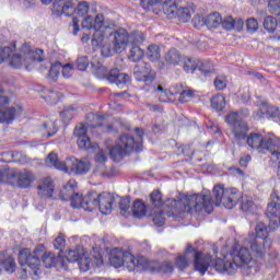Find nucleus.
Here are the masks:
<instances>
[{"label":"nucleus","mask_w":280,"mask_h":280,"mask_svg":"<svg viewBox=\"0 0 280 280\" xmlns=\"http://www.w3.org/2000/svg\"><path fill=\"white\" fill-rule=\"evenodd\" d=\"M78 7V0H62L55 1L52 3V12L57 16H73L75 14V9Z\"/></svg>","instance_id":"6ab92c4d"},{"label":"nucleus","mask_w":280,"mask_h":280,"mask_svg":"<svg viewBox=\"0 0 280 280\" xmlns=\"http://www.w3.org/2000/svg\"><path fill=\"white\" fill-rule=\"evenodd\" d=\"M150 199H151L152 206L155 209H167V206H165V201L163 203V196L161 195V191L154 190L151 194Z\"/></svg>","instance_id":"4c0bfd02"},{"label":"nucleus","mask_w":280,"mask_h":280,"mask_svg":"<svg viewBox=\"0 0 280 280\" xmlns=\"http://www.w3.org/2000/svg\"><path fill=\"white\" fill-rule=\"evenodd\" d=\"M241 209L247 215H257L259 213V208L255 205L253 199H243L241 203Z\"/></svg>","instance_id":"c85d7f7f"},{"label":"nucleus","mask_w":280,"mask_h":280,"mask_svg":"<svg viewBox=\"0 0 280 280\" xmlns=\"http://www.w3.org/2000/svg\"><path fill=\"white\" fill-rule=\"evenodd\" d=\"M108 82L116 84L118 89H124L130 82V75L119 72V69H113L107 75Z\"/></svg>","instance_id":"4be33fe9"},{"label":"nucleus","mask_w":280,"mask_h":280,"mask_svg":"<svg viewBox=\"0 0 280 280\" xmlns=\"http://www.w3.org/2000/svg\"><path fill=\"white\" fill-rule=\"evenodd\" d=\"M249 161H252L250 155H248V154L243 155V156L240 159V165H241V167H248Z\"/></svg>","instance_id":"338daca9"},{"label":"nucleus","mask_w":280,"mask_h":280,"mask_svg":"<svg viewBox=\"0 0 280 280\" xmlns=\"http://www.w3.org/2000/svg\"><path fill=\"white\" fill-rule=\"evenodd\" d=\"M79 268L83 272L91 270V258L86 257L84 254L82 255L81 259L78 260Z\"/></svg>","instance_id":"3c124183"},{"label":"nucleus","mask_w":280,"mask_h":280,"mask_svg":"<svg viewBox=\"0 0 280 280\" xmlns=\"http://www.w3.org/2000/svg\"><path fill=\"white\" fill-rule=\"evenodd\" d=\"M83 30H93L94 34L92 36V45L93 47H102L104 43V36L102 35L104 32L106 36L108 30H113L115 27V22L110 20H104V15L97 14L95 19L93 16L88 15L81 23Z\"/></svg>","instance_id":"6e6552de"},{"label":"nucleus","mask_w":280,"mask_h":280,"mask_svg":"<svg viewBox=\"0 0 280 280\" xmlns=\"http://www.w3.org/2000/svg\"><path fill=\"white\" fill-rule=\"evenodd\" d=\"M135 259L136 268L133 270H145L148 268V259H145V257L140 256Z\"/></svg>","instance_id":"bf43d9fd"},{"label":"nucleus","mask_w":280,"mask_h":280,"mask_svg":"<svg viewBox=\"0 0 280 280\" xmlns=\"http://www.w3.org/2000/svg\"><path fill=\"white\" fill-rule=\"evenodd\" d=\"M40 132L45 137H54L56 132H58V125L56 124V119L46 120L40 127Z\"/></svg>","instance_id":"a878e982"},{"label":"nucleus","mask_w":280,"mask_h":280,"mask_svg":"<svg viewBox=\"0 0 280 280\" xmlns=\"http://www.w3.org/2000/svg\"><path fill=\"white\" fill-rule=\"evenodd\" d=\"M78 115V107L70 106L60 113V117L63 121H71Z\"/></svg>","instance_id":"37998d69"},{"label":"nucleus","mask_w":280,"mask_h":280,"mask_svg":"<svg viewBox=\"0 0 280 280\" xmlns=\"http://www.w3.org/2000/svg\"><path fill=\"white\" fill-rule=\"evenodd\" d=\"M91 68H92V72L94 73V75L96 78H98V80H108V68L107 67H104V65H102V62H100L97 60V58H94L92 61H91Z\"/></svg>","instance_id":"5701e85b"},{"label":"nucleus","mask_w":280,"mask_h":280,"mask_svg":"<svg viewBox=\"0 0 280 280\" xmlns=\"http://www.w3.org/2000/svg\"><path fill=\"white\" fill-rule=\"evenodd\" d=\"M222 25V15L220 13L214 12L209 14L206 18V26L209 27V30H215Z\"/></svg>","instance_id":"7c9ffc66"},{"label":"nucleus","mask_w":280,"mask_h":280,"mask_svg":"<svg viewBox=\"0 0 280 280\" xmlns=\"http://www.w3.org/2000/svg\"><path fill=\"white\" fill-rule=\"evenodd\" d=\"M246 25L248 32H257V30H259V23L255 18L248 19Z\"/></svg>","instance_id":"680f3d73"},{"label":"nucleus","mask_w":280,"mask_h":280,"mask_svg":"<svg viewBox=\"0 0 280 280\" xmlns=\"http://www.w3.org/2000/svg\"><path fill=\"white\" fill-rule=\"evenodd\" d=\"M183 55H180V51L176 48H171L164 56L166 65L172 67H178V65L183 62Z\"/></svg>","instance_id":"393cba45"},{"label":"nucleus","mask_w":280,"mask_h":280,"mask_svg":"<svg viewBox=\"0 0 280 280\" xmlns=\"http://www.w3.org/2000/svg\"><path fill=\"white\" fill-rule=\"evenodd\" d=\"M0 266L4 268L7 272H14V268H16V262L12 256L5 258V255L0 252Z\"/></svg>","instance_id":"2f4dec72"},{"label":"nucleus","mask_w":280,"mask_h":280,"mask_svg":"<svg viewBox=\"0 0 280 280\" xmlns=\"http://www.w3.org/2000/svg\"><path fill=\"white\" fill-rule=\"evenodd\" d=\"M150 91H152V93H156L160 102L164 103L170 102L171 97L174 95V93H176V91L165 90L161 85H153L150 88Z\"/></svg>","instance_id":"bb28decb"},{"label":"nucleus","mask_w":280,"mask_h":280,"mask_svg":"<svg viewBox=\"0 0 280 280\" xmlns=\"http://www.w3.org/2000/svg\"><path fill=\"white\" fill-rule=\"evenodd\" d=\"M34 180H36V177L34 176V173L30 171H21L18 174L19 187L27 189V187H32V183H34Z\"/></svg>","instance_id":"b1692460"},{"label":"nucleus","mask_w":280,"mask_h":280,"mask_svg":"<svg viewBox=\"0 0 280 280\" xmlns=\"http://www.w3.org/2000/svg\"><path fill=\"white\" fill-rule=\"evenodd\" d=\"M137 138L130 135H121L116 144L109 149V156L113 161H121L124 156H128L131 152L143 151V129L136 128Z\"/></svg>","instance_id":"39448f33"},{"label":"nucleus","mask_w":280,"mask_h":280,"mask_svg":"<svg viewBox=\"0 0 280 280\" xmlns=\"http://www.w3.org/2000/svg\"><path fill=\"white\" fill-rule=\"evenodd\" d=\"M119 208L120 211H128V209H130V197H125L120 199Z\"/></svg>","instance_id":"0e129e2a"},{"label":"nucleus","mask_w":280,"mask_h":280,"mask_svg":"<svg viewBox=\"0 0 280 280\" xmlns=\"http://www.w3.org/2000/svg\"><path fill=\"white\" fill-rule=\"evenodd\" d=\"M95 161L96 163H106L108 161V158H106V153L100 150L95 155Z\"/></svg>","instance_id":"69168bd1"},{"label":"nucleus","mask_w":280,"mask_h":280,"mask_svg":"<svg viewBox=\"0 0 280 280\" xmlns=\"http://www.w3.org/2000/svg\"><path fill=\"white\" fill-rule=\"evenodd\" d=\"M78 188V182L75 179H70L61 191V200H70L72 209H82L84 205V197L80 194H75Z\"/></svg>","instance_id":"4468645a"},{"label":"nucleus","mask_w":280,"mask_h":280,"mask_svg":"<svg viewBox=\"0 0 280 280\" xmlns=\"http://www.w3.org/2000/svg\"><path fill=\"white\" fill-rule=\"evenodd\" d=\"M133 75L138 82H154V72L144 61H140L135 66Z\"/></svg>","instance_id":"aec40b11"},{"label":"nucleus","mask_w":280,"mask_h":280,"mask_svg":"<svg viewBox=\"0 0 280 280\" xmlns=\"http://www.w3.org/2000/svg\"><path fill=\"white\" fill-rule=\"evenodd\" d=\"M226 84H229L226 75H218L214 79V88L217 89V91H224V89H226Z\"/></svg>","instance_id":"8fccbe9b"},{"label":"nucleus","mask_w":280,"mask_h":280,"mask_svg":"<svg viewBox=\"0 0 280 280\" xmlns=\"http://www.w3.org/2000/svg\"><path fill=\"white\" fill-rule=\"evenodd\" d=\"M221 25L223 30H242L244 25V20L238 19V20H233V16H228L223 21L221 20Z\"/></svg>","instance_id":"cd10ccee"},{"label":"nucleus","mask_w":280,"mask_h":280,"mask_svg":"<svg viewBox=\"0 0 280 280\" xmlns=\"http://www.w3.org/2000/svg\"><path fill=\"white\" fill-rule=\"evenodd\" d=\"M77 69L79 71H86V69H89V58H86V56L77 59Z\"/></svg>","instance_id":"13d9d810"},{"label":"nucleus","mask_w":280,"mask_h":280,"mask_svg":"<svg viewBox=\"0 0 280 280\" xmlns=\"http://www.w3.org/2000/svg\"><path fill=\"white\" fill-rule=\"evenodd\" d=\"M158 271L164 275H172L174 272V266L170 261H164L159 266Z\"/></svg>","instance_id":"4d7b16f0"},{"label":"nucleus","mask_w":280,"mask_h":280,"mask_svg":"<svg viewBox=\"0 0 280 280\" xmlns=\"http://www.w3.org/2000/svg\"><path fill=\"white\" fill-rule=\"evenodd\" d=\"M183 68L186 73H194L198 69V61L190 57H183Z\"/></svg>","instance_id":"f704fd0d"},{"label":"nucleus","mask_w":280,"mask_h":280,"mask_svg":"<svg viewBox=\"0 0 280 280\" xmlns=\"http://www.w3.org/2000/svg\"><path fill=\"white\" fill-rule=\"evenodd\" d=\"M266 215L269 220V229L275 231L279 229V217H280V197L272 195V200L267 206Z\"/></svg>","instance_id":"a211bd4d"},{"label":"nucleus","mask_w":280,"mask_h":280,"mask_svg":"<svg viewBox=\"0 0 280 280\" xmlns=\"http://www.w3.org/2000/svg\"><path fill=\"white\" fill-rule=\"evenodd\" d=\"M88 129L84 124L80 122L74 128V137H78L77 143L81 150H89L91 148V139L86 136Z\"/></svg>","instance_id":"412c9836"},{"label":"nucleus","mask_w":280,"mask_h":280,"mask_svg":"<svg viewBox=\"0 0 280 280\" xmlns=\"http://www.w3.org/2000/svg\"><path fill=\"white\" fill-rule=\"evenodd\" d=\"M179 0H164L162 3L163 12L168 19H180L184 23H187L191 19V14L196 11L194 7H179Z\"/></svg>","instance_id":"f8f14e48"},{"label":"nucleus","mask_w":280,"mask_h":280,"mask_svg":"<svg viewBox=\"0 0 280 280\" xmlns=\"http://www.w3.org/2000/svg\"><path fill=\"white\" fill-rule=\"evenodd\" d=\"M47 167H55L66 174H86L91 170V164L86 160H78L75 158H67L66 162L58 161L56 153H49L45 160Z\"/></svg>","instance_id":"0eeeda50"},{"label":"nucleus","mask_w":280,"mask_h":280,"mask_svg":"<svg viewBox=\"0 0 280 280\" xmlns=\"http://www.w3.org/2000/svg\"><path fill=\"white\" fill-rule=\"evenodd\" d=\"M74 14H78V16H85V14H89V2L86 1L79 2L77 0V9Z\"/></svg>","instance_id":"09e8293b"},{"label":"nucleus","mask_w":280,"mask_h":280,"mask_svg":"<svg viewBox=\"0 0 280 280\" xmlns=\"http://www.w3.org/2000/svg\"><path fill=\"white\" fill-rule=\"evenodd\" d=\"M165 207L154 212L153 222L156 226L165 224V215L172 218L176 213H198L206 211L211 213L213 211V201L210 192H202L198 195H183L179 194L176 199H167Z\"/></svg>","instance_id":"f03ea898"},{"label":"nucleus","mask_w":280,"mask_h":280,"mask_svg":"<svg viewBox=\"0 0 280 280\" xmlns=\"http://www.w3.org/2000/svg\"><path fill=\"white\" fill-rule=\"evenodd\" d=\"M189 253H195V269L200 272V275H205L207 270H209L211 264H213V256L209 254L205 255L202 252H197L191 245H188L186 248V257H188Z\"/></svg>","instance_id":"f3484780"},{"label":"nucleus","mask_w":280,"mask_h":280,"mask_svg":"<svg viewBox=\"0 0 280 280\" xmlns=\"http://www.w3.org/2000/svg\"><path fill=\"white\" fill-rule=\"evenodd\" d=\"M40 195L45 198H51L54 196V182L50 177L44 179L43 184L38 186Z\"/></svg>","instance_id":"c756f323"},{"label":"nucleus","mask_w":280,"mask_h":280,"mask_svg":"<svg viewBox=\"0 0 280 280\" xmlns=\"http://www.w3.org/2000/svg\"><path fill=\"white\" fill-rule=\"evenodd\" d=\"M254 237L256 240H270L268 238V226L264 222H258L255 229Z\"/></svg>","instance_id":"58836bf2"},{"label":"nucleus","mask_w":280,"mask_h":280,"mask_svg":"<svg viewBox=\"0 0 280 280\" xmlns=\"http://www.w3.org/2000/svg\"><path fill=\"white\" fill-rule=\"evenodd\" d=\"M14 56V47H4L3 49L0 50V65L4 60H8Z\"/></svg>","instance_id":"864d4df0"},{"label":"nucleus","mask_w":280,"mask_h":280,"mask_svg":"<svg viewBox=\"0 0 280 280\" xmlns=\"http://www.w3.org/2000/svg\"><path fill=\"white\" fill-rule=\"evenodd\" d=\"M244 245L249 246L255 257L262 259V257H266L267 250H270L272 241L255 238V234H249V236L244 241Z\"/></svg>","instance_id":"dca6fc26"},{"label":"nucleus","mask_w":280,"mask_h":280,"mask_svg":"<svg viewBox=\"0 0 280 280\" xmlns=\"http://www.w3.org/2000/svg\"><path fill=\"white\" fill-rule=\"evenodd\" d=\"M149 110L152 113H163V107L158 104H147Z\"/></svg>","instance_id":"774afa93"},{"label":"nucleus","mask_w":280,"mask_h":280,"mask_svg":"<svg viewBox=\"0 0 280 280\" xmlns=\"http://www.w3.org/2000/svg\"><path fill=\"white\" fill-rule=\"evenodd\" d=\"M83 255H84V249H82V247L78 246L75 249H70L68 252L67 259L70 264H73L75 261H80V259Z\"/></svg>","instance_id":"79ce46f5"},{"label":"nucleus","mask_w":280,"mask_h":280,"mask_svg":"<svg viewBox=\"0 0 280 280\" xmlns=\"http://www.w3.org/2000/svg\"><path fill=\"white\" fill-rule=\"evenodd\" d=\"M175 266L179 270H185L189 266V256L187 254L179 255L175 260Z\"/></svg>","instance_id":"49530a36"},{"label":"nucleus","mask_w":280,"mask_h":280,"mask_svg":"<svg viewBox=\"0 0 280 280\" xmlns=\"http://www.w3.org/2000/svg\"><path fill=\"white\" fill-rule=\"evenodd\" d=\"M264 28L267 30L269 33L275 32V30H277V19H275L270 15L265 18Z\"/></svg>","instance_id":"de8ad7c7"},{"label":"nucleus","mask_w":280,"mask_h":280,"mask_svg":"<svg viewBox=\"0 0 280 280\" xmlns=\"http://www.w3.org/2000/svg\"><path fill=\"white\" fill-rule=\"evenodd\" d=\"M225 122L232 126V132L237 143L246 141L247 145L253 150H258L261 154L270 152L272 161L280 160V139L275 133H250L248 137V125L242 120V116L237 112L230 113L225 117Z\"/></svg>","instance_id":"f257e3e1"},{"label":"nucleus","mask_w":280,"mask_h":280,"mask_svg":"<svg viewBox=\"0 0 280 280\" xmlns=\"http://www.w3.org/2000/svg\"><path fill=\"white\" fill-rule=\"evenodd\" d=\"M136 259L132 254L128 252H121L119 248H115L112 250L109 256V264L114 266V268H121V266H126L128 270H135L137 268Z\"/></svg>","instance_id":"ddd939ff"},{"label":"nucleus","mask_w":280,"mask_h":280,"mask_svg":"<svg viewBox=\"0 0 280 280\" xmlns=\"http://www.w3.org/2000/svg\"><path fill=\"white\" fill-rule=\"evenodd\" d=\"M145 40V35L143 32L136 31L129 35V43L131 45H141Z\"/></svg>","instance_id":"c03bdc74"},{"label":"nucleus","mask_w":280,"mask_h":280,"mask_svg":"<svg viewBox=\"0 0 280 280\" xmlns=\"http://www.w3.org/2000/svg\"><path fill=\"white\" fill-rule=\"evenodd\" d=\"M60 69H62V63L60 61L52 63L48 73L49 78H51V80H58V77L60 75Z\"/></svg>","instance_id":"a18cd8bd"},{"label":"nucleus","mask_w":280,"mask_h":280,"mask_svg":"<svg viewBox=\"0 0 280 280\" xmlns=\"http://www.w3.org/2000/svg\"><path fill=\"white\" fill-rule=\"evenodd\" d=\"M192 25L196 27V30H200V27L207 26V18H203L200 14H197L192 19Z\"/></svg>","instance_id":"5fc2aeb1"},{"label":"nucleus","mask_w":280,"mask_h":280,"mask_svg":"<svg viewBox=\"0 0 280 280\" xmlns=\"http://www.w3.org/2000/svg\"><path fill=\"white\" fill-rule=\"evenodd\" d=\"M74 71L75 69L73 68L72 63H66L61 66V73H62V77L66 79L71 78Z\"/></svg>","instance_id":"6e6d98bb"},{"label":"nucleus","mask_w":280,"mask_h":280,"mask_svg":"<svg viewBox=\"0 0 280 280\" xmlns=\"http://www.w3.org/2000/svg\"><path fill=\"white\" fill-rule=\"evenodd\" d=\"M39 54H43V50H32L24 47L20 54H13L10 57V65L14 67V69L25 67L26 71H32V65H34V62H43V57H40Z\"/></svg>","instance_id":"9d476101"},{"label":"nucleus","mask_w":280,"mask_h":280,"mask_svg":"<svg viewBox=\"0 0 280 280\" xmlns=\"http://www.w3.org/2000/svg\"><path fill=\"white\" fill-rule=\"evenodd\" d=\"M226 106V98H224V95L217 94L211 98V107L214 108V110H222Z\"/></svg>","instance_id":"ea45409f"},{"label":"nucleus","mask_w":280,"mask_h":280,"mask_svg":"<svg viewBox=\"0 0 280 280\" xmlns=\"http://www.w3.org/2000/svg\"><path fill=\"white\" fill-rule=\"evenodd\" d=\"M10 105V98L5 95H0V124H12L15 117L21 116L23 113V108L21 106L9 107L4 109L7 106Z\"/></svg>","instance_id":"2eb2a0df"},{"label":"nucleus","mask_w":280,"mask_h":280,"mask_svg":"<svg viewBox=\"0 0 280 280\" xmlns=\"http://www.w3.org/2000/svg\"><path fill=\"white\" fill-rule=\"evenodd\" d=\"M143 56H145V52L143 51V49H141V47L137 46V45H132L130 51H129V60L131 62H141L140 60L143 59Z\"/></svg>","instance_id":"72a5a7b5"},{"label":"nucleus","mask_w":280,"mask_h":280,"mask_svg":"<svg viewBox=\"0 0 280 280\" xmlns=\"http://www.w3.org/2000/svg\"><path fill=\"white\" fill-rule=\"evenodd\" d=\"M212 192L217 207L223 205L225 209H233L240 202V190L237 188H224L223 185H217Z\"/></svg>","instance_id":"9b49d317"},{"label":"nucleus","mask_w":280,"mask_h":280,"mask_svg":"<svg viewBox=\"0 0 280 280\" xmlns=\"http://www.w3.org/2000/svg\"><path fill=\"white\" fill-rule=\"evenodd\" d=\"M259 110L254 113V119H264L266 118V101H260L257 103Z\"/></svg>","instance_id":"603ef678"},{"label":"nucleus","mask_w":280,"mask_h":280,"mask_svg":"<svg viewBox=\"0 0 280 280\" xmlns=\"http://www.w3.org/2000/svg\"><path fill=\"white\" fill-rule=\"evenodd\" d=\"M65 244H67V241L62 234H59L54 241V247L56 250H62V248H65Z\"/></svg>","instance_id":"052dcab7"},{"label":"nucleus","mask_w":280,"mask_h":280,"mask_svg":"<svg viewBox=\"0 0 280 280\" xmlns=\"http://www.w3.org/2000/svg\"><path fill=\"white\" fill-rule=\"evenodd\" d=\"M117 25L114 23V26L107 31H103V43L101 46V54L105 58H108L113 56V50L116 51V54H121L124 49H126L128 43H129V34L126 28H116Z\"/></svg>","instance_id":"423d86ee"},{"label":"nucleus","mask_w":280,"mask_h":280,"mask_svg":"<svg viewBox=\"0 0 280 280\" xmlns=\"http://www.w3.org/2000/svg\"><path fill=\"white\" fill-rule=\"evenodd\" d=\"M132 213H133V218L145 217V213H147L145 203H143V201L141 199H137L133 202Z\"/></svg>","instance_id":"c9c22d12"},{"label":"nucleus","mask_w":280,"mask_h":280,"mask_svg":"<svg viewBox=\"0 0 280 280\" xmlns=\"http://www.w3.org/2000/svg\"><path fill=\"white\" fill-rule=\"evenodd\" d=\"M230 257L232 258V261H223L222 259L215 260V270L226 272V275H235L237 268H241L244 277H250V275H255L261 269V264L257 260H253L250 250H248L247 247H241L238 250H233V253L230 254Z\"/></svg>","instance_id":"7ed1b4c3"},{"label":"nucleus","mask_w":280,"mask_h":280,"mask_svg":"<svg viewBox=\"0 0 280 280\" xmlns=\"http://www.w3.org/2000/svg\"><path fill=\"white\" fill-rule=\"evenodd\" d=\"M147 58L151 62H156L158 60H161V48L159 45H150L147 49Z\"/></svg>","instance_id":"e433bc0d"},{"label":"nucleus","mask_w":280,"mask_h":280,"mask_svg":"<svg viewBox=\"0 0 280 280\" xmlns=\"http://www.w3.org/2000/svg\"><path fill=\"white\" fill-rule=\"evenodd\" d=\"M175 91V94H179V102L182 104H187L190 97H194V91L192 90H184L183 85H176L173 88Z\"/></svg>","instance_id":"473e14b6"},{"label":"nucleus","mask_w":280,"mask_h":280,"mask_svg":"<svg viewBox=\"0 0 280 280\" xmlns=\"http://www.w3.org/2000/svg\"><path fill=\"white\" fill-rule=\"evenodd\" d=\"M40 259L45 268H54L58 261L56 255L45 252V245L43 244L37 245L33 253L28 248H24L19 253L20 266H28L33 277H39L40 275Z\"/></svg>","instance_id":"20e7f679"},{"label":"nucleus","mask_w":280,"mask_h":280,"mask_svg":"<svg viewBox=\"0 0 280 280\" xmlns=\"http://www.w3.org/2000/svg\"><path fill=\"white\" fill-rule=\"evenodd\" d=\"M48 100H50L51 104H56L60 101V97H62V93L60 92H56V91H51L48 94Z\"/></svg>","instance_id":"e2e57ef3"},{"label":"nucleus","mask_w":280,"mask_h":280,"mask_svg":"<svg viewBox=\"0 0 280 280\" xmlns=\"http://www.w3.org/2000/svg\"><path fill=\"white\" fill-rule=\"evenodd\" d=\"M113 202H115V197L110 192H103L101 195L89 192L83 197L82 209L84 211H93L98 207L103 215H108L113 211Z\"/></svg>","instance_id":"1a4fd4ad"},{"label":"nucleus","mask_w":280,"mask_h":280,"mask_svg":"<svg viewBox=\"0 0 280 280\" xmlns=\"http://www.w3.org/2000/svg\"><path fill=\"white\" fill-rule=\"evenodd\" d=\"M3 156H12L13 161H15V163H26L25 162V155H23V153L15 151L13 153H0V163H5L8 162V160H5V158Z\"/></svg>","instance_id":"a19ab883"}]
</instances>
